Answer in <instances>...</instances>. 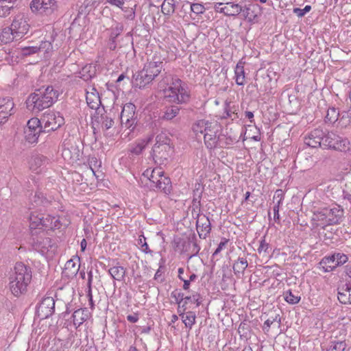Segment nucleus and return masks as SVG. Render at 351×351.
<instances>
[{
  "label": "nucleus",
  "mask_w": 351,
  "mask_h": 351,
  "mask_svg": "<svg viewBox=\"0 0 351 351\" xmlns=\"http://www.w3.org/2000/svg\"><path fill=\"white\" fill-rule=\"evenodd\" d=\"M343 217V210L339 206L319 208L313 213V220L317 221V226L322 228L339 223Z\"/></svg>",
  "instance_id": "5"
},
{
  "label": "nucleus",
  "mask_w": 351,
  "mask_h": 351,
  "mask_svg": "<svg viewBox=\"0 0 351 351\" xmlns=\"http://www.w3.org/2000/svg\"><path fill=\"white\" fill-rule=\"evenodd\" d=\"M334 255L335 256V265L337 267L344 264L348 261V257L344 254L337 253L334 254Z\"/></svg>",
  "instance_id": "52"
},
{
  "label": "nucleus",
  "mask_w": 351,
  "mask_h": 351,
  "mask_svg": "<svg viewBox=\"0 0 351 351\" xmlns=\"http://www.w3.org/2000/svg\"><path fill=\"white\" fill-rule=\"evenodd\" d=\"M171 150V149H164L163 147H160V154H159L158 155L160 156H154V152H152V157L155 160V159H159V160H161L162 158L164 159H167V156H169V152Z\"/></svg>",
  "instance_id": "57"
},
{
  "label": "nucleus",
  "mask_w": 351,
  "mask_h": 351,
  "mask_svg": "<svg viewBox=\"0 0 351 351\" xmlns=\"http://www.w3.org/2000/svg\"><path fill=\"white\" fill-rule=\"evenodd\" d=\"M114 123V121L112 118L108 117L107 115L105 116L101 127L108 130L110 128Z\"/></svg>",
  "instance_id": "59"
},
{
  "label": "nucleus",
  "mask_w": 351,
  "mask_h": 351,
  "mask_svg": "<svg viewBox=\"0 0 351 351\" xmlns=\"http://www.w3.org/2000/svg\"><path fill=\"white\" fill-rule=\"evenodd\" d=\"M58 93L52 86L36 89L26 101L27 108L33 112H40L49 108L58 99Z\"/></svg>",
  "instance_id": "3"
},
{
  "label": "nucleus",
  "mask_w": 351,
  "mask_h": 351,
  "mask_svg": "<svg viewBox=\"0 0 351 351\" xmlns=\"http://www.w3.org/2000/svg\"><path fill=\"white\" fill-rule=\"evenodd\" d=\"M17 0H0V17L10 15L17 7Z\"/></svg>",
  "instance_id": "27"
},
{
  "label": "nucleus",
  "mask_w": 351,
  "mask_h": 351,
  "mask_svg": "<svg viewBox=\"0 0 351 351\" xmlns=\"http://www.w3.org/2000/svg\"><path fill=\"white\" fill-rule=\"evenodd\" d=\"M32 279V269L22 262L15 263L9 276V288L16 297L25 294Z\"/></svg>",
  "instance_id": "2"
},
{
  "label": "nucleus",
  "mask_w": 351,
  "mask_h": 351,
  "mask_svg": "<svg viewBox=\"0 0 351 351\" xmlns=\"http://www.w3.org/2000/svg\"><path fill=\"white\" fill-rule=\"evenodd\" d=\"M171 139L165 133H160L156 137V143L154 144L152 152L154 156H160L158 154H160V147H163L165 149H171L170 147Z\"/></svg>",
  "instance_id": "21"
},
{
  "label": "nucleus",
  "mask_w": 351,
  "mask_h": 351,
  "mask_svg": "<svg viewBox=\"0 0 351 351\" xmlns=\"http://www.w3.org/2000/svg\"><path fill=\"white\" fill-rule=\"evenodd\" d=\"M108 271L113 279L119 281L122 280L125 274V269L119 265L110 267Z\"/></svg>",
  "instance_id": "38"
},
{
  "label": "nucleus",
  "mask_w": 351,
  "mask_h": 351,
  "mask_svg": "<svg viewBox=\"0 0 351 351\" xmlns=\"http://www.w3.org/2000/svg\"><path fill=\"white\" fill-rule=\"evenodd\" d=\"M94 112L89 111L91 117L92 128L94 130L99 128L106 116L104 108H99L93 110Z\"/></svg>",
  "instance_id": "26"
},
{
  "label": "nucleus",
  "mask_w": 351,
  "mask_h": 351,
  "mask_svg": "<svg viewBox=\"0 0 351 351\" xmlns=\"http://www.w3.org/2000/svg\"><path fill=\"white\" fill-rule=\"evenodd\" d=\"M150 138L147 140H141L130 147L129 151L131 154L134 155H139L142 153L146 145L149 142Z\"/></svg>",
  "instance_id": "41"
},
{
  "label": "nucleus",
  "mask_w": 351,
  "mask_h": 351,
  "mask_svg": "<svg viewBox=\"0 0 351 351\" xmlns=\"http://www.w3.org/2000/svg\"><path fill=\"white\" fill-rule=\"evenodd\" d=\"M276 193L278 195V197H280V199L277 202L276 204L274 206L273 210L274 214V220L276 221H279L280 215H279V207L280 204L282 203V195L281 191H277Z\"/></svg>",
  "instance_id": "47"
},
{
  "label": "nucleus",
  "mask_w": 351,
  "mask_h": 351,
  "mask_svg": "<svg viewBox=\"0 0 351 351\" xmlns=\"http://www.w3.org/2000/svg\"><path fill=\"white\" fill-rule=\"evenodd\" d=\"M311 10V5H306L304 9H300L298 8H293V13L295 14L298 17L304 16L307 12H308Z\"/></svg>",
  "instance_id": "53"
},
{
  "label": "nucleus",
  "mask_w": 351,
  "mask_h": 351,
  "mask_svg": "<svg viewBox=\"0 0 351 351\" xmlns=\"http://www.w3.org/2000/svg\"><path fill=\"white\" fill-rule=\"evenodd\" d=\"M40 120L38 118H32L27 121V128L25 129V137L29 143H36L40 133L42 132Z\"/></svg>",
  "instance_id": "10"
},
{
  "label": "nucleus",
  "mask_w": 351,
  "mask_h": 351,
  "mask_svg": "<svg viewBox=\"0 0 351 351\" xmlns=\"http://www.w3.org/2000/svg\"><path fill=\"white\" fill-rule=\"evenodd\" d=\"M13 30L10 27H5L0 33V41L3 44H7L16 39Z\"/></svg>",
  "instance_id": "37"
},
{
  "label": "nucleus",
  "mask_w": 351,
  "mask_h": 351,
  "mask_svg": "<svg viewBox=\"0 0 351 351\" xmlns=\"http://www.w3.org/2000/svg\"><path fill=\"white\" fill-rule=\"evenodd\" d=\"M120 119L122 127L132 131L137 123L135 105L132 103L125 104L121 112Z\"/></svg>",
  "instance_id": "6"
},
{
  "label": "nucleus",
  "mask_w": 351,
  "mask_h": 351,
  "mask_svg": "<svg viewBox=\"0 0 351 351\" xmlns=\"http://www.w3.org/2000/svg\"><path fill=\"white\" fill-rule=\"evenodd\" d=\"M51 230L54 229H59L61 228L62 224L60 221L59 217H53V220H52V224H51Z\"/></svg>",
  "instance_id": "63"
},
{
  "label": "nucleus",
  "mask_w": 351,
  "mask_h": 351,
  "mask_svg": "<svg viewBox=\"0 0 351 351\" xmlns=\"http://www.w3.org/2000/svg\"><path fill=\"white\" fill-rule=\"evenodd\" d=\"M338 300L344 304H351V282H347L337 289Z\"/></svg>",
  "instance_id": "22"
},
{
  "label": "nucleus",
  "mask_w": 351,
  "mask_h": 351,
  "mask_svg": "<svg viewBox=\"0 0 351 351\" xmlns=\"http://www.w3.org/2000/svg\"><path fill=\"white\" fill-rule=\"evenodd\" d=\"M210 123L211 122L204 119L199 120L193 125V131L195 133L196 135H197L199 133L204 134Z\"/></svg>",
  "instance_id": "40"
},
{
  "label": "nucleus",
  "mask_w": 351,
  "mask_h": 351,
  "mask_svg": "<svg viewBox=\"0 0 351 351\" xmlns=\"http://www.w3.org/2000/svg\"><path fill=\"white\" fill-rule=\"evenodd\" d=\"M191 3L189 1H185L183 3L180 12H183L184 13H190L191 14Z\"/></svg>",
  "instance_id": "62"
},
{
  "label": "nucleus",
  "mask_w": 351,
  "mask_h": 351,
  "mask_svg": "<svg viewBox=\"0 0 351 351\" xmlns=\"http://www.w3.org/2000/svg\"><path fill=\"white\" fill-rule=\"evenodd\" d=\"M347 344L344 341H332L327 351H344Z\"/></svg>",
  "instance_id": "44"
},
{
  "label": "nucleus",
  "mask_w": 351,
  "mask_h": 351,
  "mask_svg": "<svg viewBox=\"0 0 351 351\" xmlns=\"http://www.w3.org/2000/svg\"><path fill=\"white\" fill-rule=\"evenodd\" d=\"M156 188L160 189L165 194L170 193L172 188L170 178L163 175L162 177L160 178Z\"/></svg>",
  "instance_id": "36"
},
{
  "label": "nucleus",
  "mask_w": 351,
  "mask_h": 351,
  "mask_svg": "<svg viewBox=\"0 0 351 351\" xmlns=\"http://www.w3.org/2000/svg\"><path fill=\"white\" fill-rule=\"evenodd\" d=\"M171 298L175 299L176 303L178 305L181 304V302L184 300V293L181 292L173 291L171 293Z\"/></svg>",
  "instance_id": "56"
},
{
  "label": "nucleus",
  "mask_w": 351,
  "mask_h": 351,
  "mask_svg": "<svg viewBox=\"0 0 351 351\" xmlns=\"http://www.w3.org/2000/svg\"><path fill=\"white\" fill-rule=\"evenodd\" d=\"M43 195L39 192H35L34 196L30 197V201L34 202V206H38L43 202Z\"/></svg>",
  "instance_id": "55"
},
{
  "label": "nucleus",
  "mask_w": 351,
  "mask_h": 351,
  "mask_svg": "<svg viewBox=\"0 0 351 351\" xmlns=\"http://www.w3.org/2000/svg\"><path fill=\"white\" fill-rule=\"evenodd\" d=\"M164 175V171L160 168H155L150 171L147 169L144 173L143 176H147L150 182L153 184L151 185L152 187L156 186L160 178Z\"/></svg>",
  "instance_id": "28"
},
{
  "label": "nucleus",
  "mask_w": 351,
  "mask_h": 351,
  "mask_svg": "<svg viewBox=\"0 0 351 351\" xmlns=\"http://www.w3.org/2000/svg\"><path fill=\"white\" fill-rule=\"evenodd\" d=\"M180 110V107L176 104L165 106L161 110L159 117L163 121H171L179 114Z\"/></svg>",
  "instance_id": "24"
},
{
  "label": "nucleus",
  "mask_w": 351,
  "mask_h": 351,
  "mask_svg": "<svg viewBox=\"0 0 351 351\" xmlns=\"http://www.w3.org/2000/svg\"><path fill=\"white\" fill-rule=\"evenodd\" d=\"M247 266L248 263L247 259L243 257H239L233 264V271L234 274L238 277H239L241 274L243 275Z\"/></svg>",
  "instance_id": "33"
},
{
  "label": "nucleus",
  "mask_w": 351,
  "mask_h": 351,
  "mask_svg": "<svg viewBox=\"0 0 351 351\" xmlns=\"http://www.w3.org/2000/svg\"><path fill=\"white\" fill-rule=\"evenodd\" d=\"M319 268H322L324 271L329 272L334 270L337 266L335 265V256L334 254L328 257H324L319 263Z\"/></svg>",
  "instance_id": "30"
},
{
  "label": "nucleus",
  "mask_w": 351,
  "mask_h": 351,
  "mask_svg": "<svg viewBox=\"0 0 351 351\" xmlns=\"http://www.w3.org/2000/svg\"><path fill=\"white\" fill-rule=\"evenodd\" d=\"M138 244L141 245V250L143 252L146 254H151L152 252V251L149 250V246L146 242V239L144 237L143 239H139Z\"/></svg>",
  "instance_id": "58"
},
{
  "label": "nucleus",
  "mask_w": 351,
  "mask_h": 351,
  "mask_svg": "<svg viewBox=\"0 0 351 351\" xmlns=\"http://www.w3.org/2000/svg\"><path fill=\"white\" fill-rule=\"evenodd\" d=\"M269 247V243H267L264 239H262L260 242V245L258 248V253L261 254L263 252L265 253H268Z\"/></svg>",
  "instance_id": "60"
},
{
  "label": "nucleus",
  "mask_w": 351,
  "mask_h": 351,
  "mask_svg": "<svg viewBox=\"0 0 351 351\" xmlns=\"http://www.w3.org/2000/svg\"><path fill=\"white\" fill-rule=\"evenodd\" d=\"M197 217L196 226L199 237L201 239H206L211 230L210 222L208 218L204 215L201 216L197 213Z\"/></svg>",
  "instance_id": "19"
},
{
  "label": "nucleus",
  "mask_w": 351,
  "mask_h": 351,
  "mask_svg": "<svg viewBox=\"0 0 351 351\" xmlns=\"http://www.w3.org/2000/svg\"><path fill=\"white\" fill-rule=\"evenodd\" d=\"M185 303H187L188 301H191L192 302L196 303V305L199 306L201 304V302L199 300V295L194 294L190 296H186L184 298Z\"/></svg>",
  "instance_id": "61"
},
{
  "label": "nucleus",
  "mask_w": 351,
  "mask_h": 351,
  "mask_svg": "<svg viewBox=\"0 0 351 351\" xmlns=\"http://www.w3.org/2000/svg\"><path fill=\"white\" fill-rule=\"evenodd\" d=\"M62 156L68 162H73L79 159V150L75 147H69L68 143L64 142L62 145Z\"/></svg>",
  "instance_id": "23"
},
{
  "label": "nucleus",
  "mask_w": 351,
  "mask_h": 351,
  "mask_svg": "<svg viewBox=\"0 0 351 351\" xmlns=\"http://www.w3.org/2000/svg\"><path fill=\"white\" fill-rule=\"evenodd\" d=\"M242 9V1L239 3L234 2L226 3L221 12L223 14L228 16H237L240 15Z\"/></svg>",
  "instance_id": "25"
},
{
  "label": "nucleus",
  "mask_w": 351,
  "mask_h": 351,
  "mask_svg": "<svg viewBox=\"0 0 351 351\" xmlns=\"http://www.w3.org/2000/svg\"><path fill=\"white\" fill-rule=\"evenodd\" d=\"M88 319V314L86 308H80L74 311L73 321L77 328L80 327Z\"/></svg>",
  "instance_id": "29"
},
{
  "label": "nucleus",
  "mask_w": 351,
  "mask_h": 351,
  "mask_svg": "<svg viewBox=\"0 0 351 351\" xmlns=\"http://www.w3.org/2000/svg\"><path fill=\"white\" fill-rule=\"evenodd\" d=\"M348 145V141L343 138L335 132H324L323 145L335 150L343 151Z\"/></svg>",
  "instance_id": "7"
},
{
  "label": "nucleus",
  "mask_w": 351,
  "mask_h": 351,
  "mask_svg": "<svg viewBox=\"0 0 351 351\" xmlns=\"http://www.w3.org/2000/svg\"><path fill=\"white\" fill-rule=\"evenodd\" d=\"M200 250V247L197 243V238L195 234L188 237L186 241L182 245V251L187 252L189 258L196 256Z\"/></svg>",
  "instance_id": "20"
},
{
  "label": "nucleus",
  "mask_w": 351,
  "mask_h": 351,
  "mask_svg": "<svg viewBox=\"0 0 351 351\" xmlns=\"http://www.w3.org/2000/svg\"><path fill=\"white\" fill-rule=\"evenodd\" d=\"M101 104V103L99 93H89V109L93 110L102 108Z\"/></svg>",
  "instance_id": "42"
},
{
  "label": "nucleus",
  "mask_w": 351,
  "mask_h": 351,
  "mask_svg": "<svg viewBox=\"0 0 351 351\" xmlns=\"http://www.w3.org/2000/svg\"><path fill=\"white\" fill-rule=\"evenodd\" d=\"M14 102L10 97L0 98V125L14 114Z\"/></svg>",
  "instance_id": "16"
},
{
  "label": "nucleus",
  "mask_w": 351,
  "mask_h": 351,
  "mask_svg": "<svg viewBox=\"0 0 351 351\" xmlns=\"http://www.w3.org/2000/svg\"><path fill=\"white\" fill-rule=\"evenodd\" d=\"M52 220H53V216H51L49 215H43L40 230L41 229H47V230H51V224H52Z\"/></svg>",
  "instance_id": "48"
},
{
  "label": "nucleus",
  "mask_w": 351,
  "mask_h": 351,
  "mask_svg": "<svg viewBox=\"0 0 351 351\" xmlns=\"http://www.w3.org/2000/svg\"><path fill=\"white\" fill-rule=\"evenodd\" d=\"M43 215L44 214L38 213L36 211L31 212L29 217L31 230H40Z\"/></svg>",
  "instance_id": "31"
},
{
  "label": "nucleus",
  "mask_w": 351,
  "mask_h": 351,
  "mask_svg": "<svg viewBox=\"0 0 351 351\" xmlns=\"http://www.w3.org/2000/svg\"><path fill=\"white\" fill-rule=\"evenodd\" d=\"M89 169L90 170L91 174L89 173V189H95L99 184V181L103 179V173L99 171H95L92 167L89 165Z\"/></svg>",
  "instance_id": "32"
},
{
  "label": "nucleus",
  "mask_w": 351,
  "mask_h": 351,
  "mask_svg": "<svg viewBox=\"0 0 351 351\" xmlns=\"http://www.w3.org/2000/svg\"><path fill=\"white\" fill-rule=\"evenodd\" d=\"M184 269L182 267H180L178 269V278L180 280H181L184 282L183 289L184 290H188L189 289L191 281L189 280L184 279V277L181 276V274H184Z\"/></svg>",
  "instance_id": "54"
},
{
  "label": "nucleus",
  "mask_w": 351,
  "mask_h": 351,
  "mask_svg": "<svg viewBox=\"0 0 351 351\" xmlns=\"http://www.w3.org/2000/svg\"><path fill=\"white\" fill-rule=\"evenodd\" d=\"M32 245L36 250L43 253L54 250V243L51 239L42 235L32 239Z\"/></svg>",
  "instance_id": "18"
},
{
  "label": "nucleus",
  "mask_w": 351,
  "mask_h": 351,
  "mask_svg": "<svg viewBox=\"0 0 351 351\" xmlns=\"http://www.w3.org/2000/svg\"><path fill=\"white\" fill-rule=\"evenodd\" d=\"M176 5L174 0H164L161 5V12L163 14L170 16L175 11Z\"/></svg>",
  "instance_id": "39"
},
{
  "label": "nucleus",
  "mask_w": 351,
  "mask_h": 351,
  "mask_svg": "<svg viewBox=\"0 0 351 351\" xmlns=\"http://www.w3.org/2000/svg\"><path fill=\"white\" fill-rule=\"evenodd\" d=\"M38 53L37 46H29L21 48V53L23 56H28Z\"/></svg>",
  "instance_id": "49"
},
{
  "label": "nucleus",
  "mask_w": 351,
  "mask_h": 351,
  "mask_svg": "<svg viewBox=\"0 0 351 351\" xmlns=\"http://www.w3.org/2000/svg\"><path fill=\"white\" fill-rule=\"evenodd\" d=\"M280 324L281 318L279 315H276L274 317L269 318L265 322L263 329L265 332H269L271 325L274 324L279 327Z\"/></svg>",
  "instance_id": "43"
},
{
  "label": "nucleus",
  "mask_w": 351,
  "mask_h": 351,
  "mask_svg": "<svg viewBox=\"0 0 351 351\" xmlns=\"http://www.w3.org/2000/svg\"><path fill=\"white\" fill-rule=\"evenodd\" d=\"M204 12L205 8L202 4L197 3H191V9L190 14L191 19H195V17L192 16V14H195V16H198L201 14H203Z\"/></svg>",
  "instance_id": "46"
},
{
  "label": "nucleus",
  "mask_w": 351,
  "mask_h": 351,
  "mask_svg": "<svg viewBox=\"0 0 351 351\" xmlns=\"http://www.w3.org/2000/svg\"><path fill=\"white\" fill-rule=\"evenodd\" d=\"M86 73H88V71H86V66H85L82 68V71L75 73V80L79 82L80 80H77V78H79L86 82L88 80Z\"/></svg>",
  "instance_id": "51"
},
{
  "label": "nucleus",
  "mask_w": 351,
  "mask_h": 351,
  "mask_svg": "<svg viewBox=\"0 0 351 351\" xmlns=\"http://www.w3.org/2000/svg\"><path fill=\"white\" fill-rule=\"evenodd\" d=\"M261 14V7L252 1H242L240 16L249 23H254Z\"/></svg>",
  "instance_id": "9"
},
{
  "label": "nucleus",
  "mask_w": 351,
  "mask_h": 351,
  "mask_svg": "<svg viewBox=\"0 0 351 351\" xmlns=\"http://www.w3.org/2000/svg\"><path fill=\"white\" fill-rule=\"evenodd\" d=\"M50 163V160L41 154L33 155L29 162L30 169L35 173L43 172Z\"/></svg>",
  "instance_id": "15"
},
{
  "label": "nucleus",
  "mask_w": 351,
  "mask_h": 351,
  "mask_svg": "<svg viewBox=\"0 0 351 351\" xmlns=\"http://www.w3.org/2000/svg\"><path fill=\"white\" fill-rule=\"evenodd\" d=\"M234 79L236 84L239 86H243L245 84V71L243 63L240 61L237 63L234 69Z\"/></svg>",
  "instance_id": "34"
},
{
  "label": "nucleus",
  "mask_w": 351,
  "mask_h": 351,
  "mask_svg": "<svg viewBox=\"0 0 351 351\" xmlns=\"http://www.w3.org/2000/svg\"><path fill=\"white\" fill-rule=\"evenodd\" d=\"M10 27L15 34L16 40H19L27 33L29 25L23 16L17 15L14 19Z\"/></svg>",
  "instance_id": "14"
},
{
  "label": "nucleus",
  "mask_w": 351,
  "mask_h": 351,
  "mask_svg": "<svg viewBox=\"0 0 351 351\" xmlns=\"http://www.w3.org/2000/svg\"><path fill=\"white\" fill-rule=\"evenodd\" d=\"M283 295L285 301L291 304H298L301 298L300 295H294L291 290L285 291Z\"/></svg>",
  "instance_id": "45"
},
{
  "label": "nucleus",
  "mask_w": 351,
  "mask_h": 351,
  "mask_svg": "<svg viewBox=\"0 0 351 351\" xmlns=\"http://www.w3.org/2000/svg\"><path fill=\"white\" fill-rule=\"evenodd\" d=\"M158 86L163 90L165 98L169 102L182 104H186L190 99V91L185 83L168 72L162 73Z\"/></svg>",
  "instance_id": "1"
},
{
  "label": "nucleus",
  "mask_w": 351,
  "mask_h": 351,
  "mask_svg": "<svg viewBox=\"0 0 351 351\" xmlns=\"http://www.w3.org/2000/svg\"><path fill=\"white\" fill-rule=\"evenodd\" d=\"M179 315L181 317V319L184 324L186 328L189 329L192 328V326L195 323V314L193 311H187L186 313H180Z\"/></svg>",
  "instance_id": "35"
},
{
  "label": "nucleus",
  "mask_w": 351,
  "mask_h": 351,
  "mask_svg": "<svg viewBox=\"0 0 351 351\" xmlns=\"http://www.w3.org/2000/svg\"><path fill=\"white\" fill-rule=\"evenodd\" d=\"M56 3L55 0H32L30 9L34 13L48 15L55 10Z\"/></svg>",
  "instance_id": "11"
},
{
  "label": "nucleus",
  "mask_w": 351,
  "mask_h": 351,
  "mask_svg": "<svg viewBox=\"0 0 351 351\" xmlns=\"http://www.w3.org/2000/svg\"><path fill=\"white\" fill-rule=\"evenodd\" d=\"M324 132L320 128L312 130L304 138V143L308 147L317 148L323 145Z\"/></svg>",
  "instance_id": "17"
},
{
  "label": "nucleus",
  "mask_w": 351,
  "mask_h": 351,
  "mask_svg": "<svg viewBox=\"0 0 351 351\" xmlns=\"http://www.w3.org/2000/svg\"><path fill=\"white\" fill-rule=\"evenodd\" d=\"M165 63L160 56H154L148 59L143 69L140 71L134 78V83L140 88L150 84L161 72L165 71Z\"/></svg>",
  "instance_id": "4"
},
{
  "label": "nucleus",
  "mask_w": 351,
  "mask_h": 351,
  "mask_svg": "<svg viewBox=\"0 0 351 351\" xmlns=\"http://www.w3.org/2000/svg\"><path fill=\"white\" fill-rule=\"evenodd\" d=\"M219 125L217 123H210L206 132L204 133V143L207 148L213 149L217 145L219 137L217 132H219Z\"/></svg>",
  "instance_id": "13"
},
{
  "label": "nucleus",
  "mask_w": 351,
  "mask_h": 351,
  "mask_svg": "<svg viewBox=\"0 0 351 351\" xmlns=\"http://www.w3.org/2000/svg\"><path fill=\"white\" fill-rule=\"evenodd\" d=\"M37 49L38 52L45 51V53H48L52 49V44L51 42L47 40L42 41L40 45L37 46Z\"/></svg>",
  "instance_id": "50"
},
{
  "label": "nucleus",
  "mask_w": 351,
  "mask_h": 351,
  "mask_svg": "<svg viewBox=\"0 0 351 351\" xmlns=\"http://www.w3.org/2000/svg\"><path fill=\"white\" fill-rule=\"evenodd\" d=\"M228 242V240H227V239H225L224 241H221L219 243V244L218 245V247L214 252L213 256H214L218 254L223 250V248L226 245Z\"/></svg>",
  "instance_id": "64"
},
{
  "label": "nucleus",
  "mask_w": 351,
  "mask_h": 351,
  "mask_svg": "<svg viewBox=\"0 0 351 351\" xmlns=\"http://www.w3.org/2000/svg\"><path fill=\"white\" fill-rule=\"evenodd\" d=\"M40 122L44 124L43 132H49L58 130L62 125L64 123V119L59 112H51L44 114Z\"/></svg>",
  "instance_id": "8"
},
{
  "label": "nucleus",
  "mask_w": 351,
  "mask_h": 351,
  "mask_svg": "<svg viewBox=\"0 0 351 351\" xmlns=\"http://www.w3.org/2000/svg\"><path fill=\"white\" fill-rule=\"evenodd\" d=\"M55 311V301L52 297L44 298L36 308V314L40 319L51 316Z\"/></svg>",
  "instance_id": "12"
}]
</instances>
